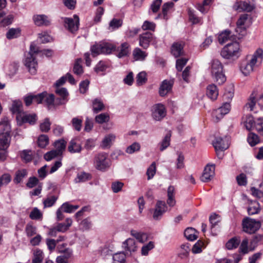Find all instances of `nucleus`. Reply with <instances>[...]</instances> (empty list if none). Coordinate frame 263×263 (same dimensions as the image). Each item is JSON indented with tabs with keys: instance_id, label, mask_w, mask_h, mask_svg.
<instances>
[{
	"instance_id": "nucleus-1",
	"label": "nucleus",
	"mask_w": 263,
	"mask_h": 263,
	"mask_svg": "<svg viewBox=\"0 0 263 263\" xmlns=\"http://www.w3.org/2000/svg\"><path fill=\"white\" fill-rule=\"evenodd\" d=\"M262 59L263 50L258 48L253 55L247 56L241 60L239 66L240 71L245 76L250 75L253 71L255 66L260 64Z\"/></svg>"
},
{
	"instance_id": "nucleus-2",
	"label": "nucleus",
	"mask_w": 263,
	"mask_h": 263,
	"mask_svg": "<svg viewBox=\"0 0 263 263\" xmlns=\"http://www.w3.org/2000/svg\"><path fill=\"white\" fill-rule=\"evenodd\" d=\"M240 52L239 44L237 42H234L228 44L222 48L221 55L226 59L235 60L240 57Z\"/></svg>"
},
{
	"instance_id": "nucleus-3",
	"label": "nucleus",
	"mask_w": 263,
	"mask_h": 263,
	"mask_svg": "<svg viewBox=\"0 0 263 263\" xmlns=\"http://www.w3.org/2000/svg\"><path fill=\"white\" fill-rule=\"evenodd\" d=\"M0 125L4 126L5 130L3 133H0V149L6 150L9 146L11 139L10 136V126L8 118H3L0 122Z\"/></svg>"
},
{
	"instance_id": "nucleus-4",
	"label": "nucleus",
	"mask_w": 263,
	"mask_h": 263,
	"mask_svg": "<svg viewBox=\"0 0 263 263\" xmlns=\"http://www.w3.org/2000/svg\"><path fill=\"white\" fill-rule=\"evenodd\" d=\"M211 71L213 78L217 83L221 84L226 81V78L223 72V66L219 60H213Z\"/></svg>"
},
{
	"instance_id": "nucleus-5",
	"label": "nucleus",
	"mask_w": 263,
	"mask_h": 263,
	"mask_svg": "<svg viewBox=\"0 0 263 263\" xmlns=\"http://www.w3.org/2000/svg\"><path fill=\"white\" fill-rule=\"evenodd\" d=\"M251 24V20L248 14H245L240 16L235 28L238 39H240L246 34L247 28L250 26Z\"/></svg>"
},
{
	"instance_id": "nucleus-6",
	"label": "nucleus",
	"mask_w": 263,
	"mask_h": 263,
	"mask_svg": "<svg viewBox=\"0 0 263 263\" xmlns=\"http://www.w3.org/2000/svg\"><path fill=\"white\" fill-rule=\"evenodd\" d=\"M110 163L108 155L105 153L98 154L95 157L94 164L95 167L98 170L105 171L110 166Z\"/></svg>"
},
{
	"instance_id": "nucleus-7",
	"label": "nucleus",
	"mask_w": 263,
	"mask_h": 263,
	"mask_svg": "<svg viewBox=\"0 0 263 263\" xmlns=\"http://www.w3.org/2000/svg\"><path fill=\"white\" fill-rule=\"evenodd\" d=\"M242 224L243 231L250 234L255 233L261 227L260 221L249 217L244 218Z\"/></svg>"
},
{
	"instance_id": "nucleus-8",
	"label": "nucleus",
	"mask_w": 263,
	"mask_h": 263,
	"mask_svg": "<svg viewBox=\"0 0 263 263\" xmlns=\"http://www.w3.org/2000/svg\"><path fill=\"white\" fill-rule=\"evenodd\" d=\"M152 117L156 121H161L165 117L166 110L164 105L156 104L153 105L151 109Z\"/></svg>"
},
{
	"instance_id": "nucleus-9",
	"label": "nucleus",
	"mask_w": 263,
	"mask_h": 263,
	"mask_svg": "<svg viewBox=\"0 0 263 263\" xmlns=\"http://www.w3.org/2000/svg\"><path fill=\"white\" fill-rule=\"evenodd\" d=\"M64 22V26L70 32L73 33L78 30L79 18L78 15H74L73 18L65 17Z\"/></svg>"
},
{
	"instance_id": "nucleus-10",
	"label": "nucleus",
	"mask_w": 263,
	"mask_h": 263,
	"mask_svg": "<svg viewBox=\"0 0 263 263\" xmlns=\"http://www.w3.org/2000/svg\"><path fill=\"white\" fill-rule=\"evenodd\" d=\"M24 64L27 67L29 72L31 74H34L36 73L37 63L35 60L34 56L31 53H28L26 55L24 60Z\"/></svg>"
},
{
	"instance_id": "nucleus-11",
	"label": "nucleus",
	"mask_w": 263,
	"mask_h": 263,
	"mask_svg": "<svg viewBox=\"0 0 263 263\" xmlns=\"http://www.w3.org/2000/svg\"><path fill=\"white\" fill-rule=\"evenodd\" d=\"M213 145L218 155V151H223L229 147V138L227 137L224 138L216 137L213 142Z\"/></svg>"
},
{
	"instance_id": "nucleus-12",
	"label": "nucleus",
	"mask_w": 263,
	"mask_h": 263,
	"mask_svg": "<svg viewBox=\"0 0 263 263\" xmlns=\"http://www.w3.org/2000/svg\"><path fill=\"white\" fill-rule=\"evenodd\" d=\"M167 206L165 202L162 201H157L153 213V218L155 220L160 219L163 214L167 211Z\"/></svg>"
},
{
	"instance_id": "nucleus-13",
	"label": "nucleus",
	"mask_w": 263,
	"mask_h": 263,
	"mask_svg": "<svg viewBox=\"0 0 263 263\" xmlns=\"http://www.w3.org/2000/svg\"><path fill=\"white\" fill-rule=\"evenodd\" d=\"M214 175L215 165L214 164H207L204 167L200 179L202 182H206L210 181Z\"/></svg>"
},
{
	"instance_id": "nucleus-14",
	"label": "nucleus",
	"mask_w": 263,
	"mask_h": 263,
	"mask_svg": "<svg viewBox=\"0 0 263 263\" xmlns=\"http://www.w3.org/2000/svg\"><path fill=\"white\" fill-rule=\"evenodd\" d=\"M44 93H40L37 95L29 94L24 97V102L26 106H29L34 102L37 104L43 103Z\"/></svg>"
},
{
	"instance_id": "nucleus-15",
	"label": "nucleus",
	"mask_w": 263,
	"mask_h": 263,
	"mask_svg": "<svg viewBox=\"0 0 263 263\" xmlns=\"http://www.w3.org/2000/svg\"><path fill=\"white\" fill-rule=\"evenodd\" d=\"M153 34L149 32H145L139 36V45L144 49L148 47L149 43L153 41Z\"/></svg>"
},
{
	"instance_id": "nucleus-16",
	"label": "nucleus",
	"mask_w": 263,
	"mask_h": 263,
	"mask_svg": "<svg viewBox=\"0 0 263 263\" xmlns=\"http://www.w3.org/2000/svg\"><path fill=\"white\" fill-rule=\"evenodd\" d=\"M16 119L21 120L23 123H29L30 124H33L36 121V116L35 114H27L23 112V114L16 116Z\"/></svg>"
},
{
	"instance_id": "nucleus-17",
	"label": "nucleus",
	"mask_w": 263,
	"mask_h": 263,
	"mask_svg": "<svg viewBox=\"0 0 263 263\" xmlns=\"http://www.w3.org/2000/svg\"><path fill=\"white\" fill-rule=\"evenodd\" d=\"M33 20L34 24L38 26H48L50 23L48 16L44 14L34 15L33 16Z\"/></svg>"
},
{
	"instance_id": "nucleus-18",
	"label": "nucleus",
	"mask_w": 263,
	"mask_h": 263,
	"mask_svg": "<svg viewBox=\"0 0 263 263\" xmlns=\"http://www.w3.org/2000/svg\"><path fill=\"white\" fill-rule=\"evenodd\" d=\"M122 248L125 251L129 252L130 253L136 252L137 250V246L135 240L130 238L123 242Z\"/></svg>"
},
{
	"instance_id": "nucleus-19",
	"label": "nucleus",
	"mask_w": 263,
	"mask_h": 263,
	"mask_svg": "<svg viewBox=\"0 0 263 263\" xmlns=\"http://www.w3.org/2000/svg\"><path fill=\"white\" fill-rule=\"evenodd\" d=\"M115 139L116 136L113 134L106 135L101 142V147L103 149L109 148L115 141Z\"/></svg>"
},
{
	"instance_id": "nucleus-20",
	"label": "nucleus",
	"mask_w": 263,
	"mask_h": 263,
	"mask_svg": "<svg viewBox=\"0 0 263 263\" xmlns=\"http://www.w3.org/2000/svg\"><path fill=\"white\" fill-rule=\"evenodd\" d=\"M173 82L171 81L164 80L159 88V94L163 97L166 95L172 89Z\"/></svg>"
},
{
	"instance_id": "nucleus-21",
	"label": "nucleus",
	"mask_w": 263,
	"mask_h": 263,
	"mask_svg": "<svg viewBox=\"0 0 263 263\" xmlns=\"http://www.w3.org/2000/svg\"><path fill=\"white\" fill-rule=\"evenodd\" d=\"M68 149L71 153H79L81 152L82 146L78 138L73 139L70 141Z\"/></svg>"
},
{
	"instance_id": "nucleus-22",
	"label": "nucleus",
	"mask_w": 263,
	"mask_h": 263,
	"mask_svg": "<svg viewBox=\"0 0 263 263\" xmlns=\"http://www.w3.org/2000/svg\"><path fill=\"white\" fill-rule=\"evenodd\" d=\"M117 52V57L119 58L125 57L129 53L130 48L129 45L127 42L122 43L121 46L117 48L116 50Z\"/></svg>"
},
{
	"instance_id": "nucleus-23",
	"label": "nucleus",
	"mask_w": 263,
	"mask_h": 263,
	"mask_svg": "<svg viewBox=\"0 0 263 263\" xmlns=\"http://www.w3.org/2000/svg\"><path fill=\"white\" fill-rule=\"evenodd\" d=\"M175 195V187L173 186H170L167 191V204L171 207H173L176 204Z\"/></svg>"
},
{
	"instance_id": "nucleus-24",
	"label": "nucleus",
	"mask_w": 263,
	"mask_h": 263,
	"mask_svg": "<svg viewBox=\"0 0 263 263\" xmlns=\"http://www.w3.org/2000/svg\"><path fill=\"white\" fill-rule=\"evenodd\" d=\"M206 95L212 100H215L218 95V90L217 86L214 84H211L208 86Z\"/></svg>"
},
{
	"instance_id": "nucleus-25",
	"label": "nucleus",
	"mask_w": 263,
	"mask_h": 263,
	"mask_svg": "<svg viewBox=\"0 0 263 263\" xmlns=\"http://www.w3.org/2000/svg\"><path fill=\"white\" fill-rule=\"evenodd\" d=\"M56 93L59 95L61 99L58 104H64L67 101V97L68 93L67 89L65 88L57 87L55 90Z\"/></svg>"
},
{
	"instance_id": "nucleus-26",
	"label": "nucleus",
	"mask_w": 263,
	"mask_h": 263,
	"mask_svg": "<svg viewBox=\"0 0 263 263\" xmlns=\"http://www.w3.org/2000/svg\"><path fill=\"white\" fill-rule=\"evenodd\" d=\"M91 178L90 174L84 172H81L77 174V177L74 179V182L76 183L84 182L90 180Z\"/></svg>"
},
{
	"instance_id": "nucleus-27",
	"label": "nucleus",
	"mask_w": 263,
	"mask_h": 263,
	"mask_svg": "<svg viewBox=\"0 0 263 263\" xmlns=\"http://www.w3.org/2000/svg\"><path fill=\"white\" fill-rule=\"evenodd\" d=\"M171 52L176 58L180 56L183 53V45L179 43H174L172 46Z\"/></svg>"
},
{
	"instance_id": "nucleus-28",
	"label": "nucleus",
	"mask_w": 263,
	"mask_h": 263,
	"mask_svg": "<svg viewBox=\"0 0 263 263\" xmlns=\"http://www.w3.org/2000/svg\"><path fill=\"white\" fill-rule=\"evenodd\" d=\"M240 239L239 237H234L231 238L226 244V247L228 250H233L237 248L240 245Z\"/></svg>"
},
{
	"instance_id": "nucleus-29",
	"label": "nucleus",
	"mask_w": 263,
	"mask_h": 263,
	"mask_svg": "<svg viewBox=\"0 0 263 263\" xmlns=\"http://www.w3.org/2000/svg\"><path fill=\"white\" fill-rule=\"evenodd\" d=\"M130 234L138 241L142 243L146 241L147 238L146 234L135 230H132L130 231Z\"/></svg>"
},
{
	"instance_id": "nucleus-30",
	"label": "nucleus",
	"mask_w": 263,
	"mask_h": 263,
	"mask_svg": "<svg viewBox=\"0 0 263 263\" xmlns=\"http://www.w3.org/2000/svg\"><path fill=\"white\" fill-rule=\"evenodd\" d=\"M256 100L254 93H252L249 98L245 106V109L247 111H253L255 109Z\"/></svg>"
},
{
	"instance_id": "nucleus-31",
	"label": "nucleus",
	"mask_w": 263,
	"mask_h": 263,
	"mask_svg": "<svg viewBox=\"0 0 263 263\" xmlns=\"http://www.w3.org/2000/svg\"><path fill=\"white\" fill-rule=\"evenodd\" d=\"M27 175V171L25 169H22L16 172L15 177L13 179L14 183L18 184L21 182L23 179Z\"/></svg>"
},
{
	"instance_id": "nucleus-32",
	"label": "nucleus",
	"mask_w": 263,
	"mask_h": 263,
	"mask_svg": "<svg viewBox=\"0 0 263 263\" xmlns=\"http://www.w3.org/2000/svg\"><path fill=\"white\" fill-rule=\"evenodd\" d=\"M72 223V219L71 218H67L65 220V223H59L56 227L58 232H65L71 226Z\"/></svg>"
},
{
	"instance_id": "nucleus-33",
	"label": "nucleus",
	"mask_w": 263,
	"mask_h": 263,
	"mask_svg": "<svg viewBox=\"0 0 263 263\" xmlns=\"http://www.w3.org/2000/svg\"><path fill=\"white\" fill-rule=\"evenodd\" d=\"M102 43L103 53L104 54H110L112 51L116 50V46L108 42Z\"/></svg>"
},
{
	"instance_id": "nucleus-34",
	"label": "nucleus",
	"mask_w": 263,
	"mask_h": 263,
	"mask_svg": "<svg viewBox=\"0 0 263 263\" xmlns=\"http://www.w3.org/2000/svg\"><path fill=\"white\" fill-rule=\"evenodd\" d=\"M66 142L63 140L61 139L58 141H56L54 143V146L55 148V151L57 153L61 155L65 150L66 147Z\"/></svg>"
},
{
	"instance_id": "nucleus-35",
	"label": "nucleus",
	"mask_w": 263,
	"mask_h": 263,
	"mask_svg": "<svg viewBox=\"0 0 263 263\" xmlns=\"http://www.w3.org/2000/svg\"><path fill=\"white\" fill-rule=\"evenodd\" d=\"M104 108V105L100 99H96L92 101V110L95 113H98Z\"/></svg>"
},
{
	"instance_id": "nucleus-36",
	"label": "nucleus",
	"mask_w": 263,
	"mask_h": 263,
	"mask_svg": "<svg viewBox=\"0 0 263 263\" xmlns=\"http://www.w3.org/2000/svg\"><path fill=\"white\" fill-rule=\"evenodd\" d=\"M44 259V254L42 250L36 249L33 252L32 263H42Z\"/></svg>"
},
{
	"instance_id": "nucleus-37",
	"label": "nucleus",
	"mask_w": 263,
	"mask_h": 263,
	"mask_svg": "<svg viewBox=\"0 0 263 263\" xmlns=\"http://www.w3.org/2000/svg\"><path fill=\"white\" fill-rule=\"evenodd\" d=\"M134 59L137 61H143L147 57V53L139 48H135L133 51Z\"/></svg>"
},
{
	"instance_id": "nucleus-38",
	"label": "nucleus",
	"mask_w": 263,
	"mask_h": 263,
	"mask_svg": "<svg viewBox=\"0 0 263 263\" xmlns=\"http://www.w3.org/2000/svg\"><path fill=\"white\" fill-rule=\"evenodd\" d=\"M260 211L259 203L254 201H251L248 208V212L249 215L257 214Z\"/></svg>"
},
{
	"instance_id": "nucleus-39",
	"label": "nucleus",
	"mask_w": 263,
	"mask_h": 263,
	"mask_svg": "<svg viewBox=\"0 0 263 263\" xmlns=\"http://www.w3.org/2000/svg\"><path fill=\"white\" fill-rule=\"evenodd\" d=\"M21 31L19 28H11L6 33V37L9 40L16 38L20 35Z\"/></svg>"
},
{
	"instance_id": "nucleus-40",
	"label": "nucleus",
	"mask_w": 263,
	"mask_h": 263,
	"mask_svg": "<svg viewBox=\"0 0 263 263\" xmlns=\"http://www.w3.org/2000/svg\"><path fill=\"white\" fill-rule=\"evenodd\" d=\"M11 111L13 114H16L17 116L23 114L22 104L21 101L19 100H15L13 101L11 107Z\"/></svg>"
},
{
	"instance_id": "nucleus-41",
	"label": "nucleus",
	"mask_w": 263,
	"mask_h": 263,
	"mask_svg": "<svg viewBox=\"0 0 263 263\" xmlns=\"http://www.w3.org/2000/svg\"><path fill=\"white\" fill-rule=\"evenodd\" d=\"M184 236L189 240L193 241L197 239V235L196 230L192 228H188L184 231Z\"/></svg>"
},
{
	"instance_id": "nucleus-42",
	"label": "nucleus",
	"mask_w": 263,
	"mask_h": 263,
	"mask_svg": "<svg viewBox=\"0 0 263 263\" xmlns=\"http://www.w3.org/2000/svg\"><path fill=\"white\" fill-rule=\"evenodd\" d=\"M112 263H125L126 255L123 252L115 253L112 256Z\"/></svg>"
},
{
	"instance_id": "nucleus-43",
	"label": "nucleus",
	"mask_w": 263,
	"mask_h": 263,
	"mask_svg": "<svg viewBox=\"0 0 263 263\" xmlns=\"http://www.w3.org/2000/svg\"><path fill=\"white\" fill-rule=\"evenodd\" d=\"M231 32L228 30H226L222 32L219 34L218 41L220 44H223L226 42L230 40L232 36L231 35Z\"/></svg>"
},
{
	"instance_id": "nucleus-44",
	"label": "nucleus",
	"mask_w": 263,
	"mask_h": 263,
	"mask_svg": "<svg viewBox=\"0 0 263 263\" xmlns=\"http://www.w3.org/2000/svg\"><path fill=\"white\" fill-rule=\"evenodd\" d=\"M243 124L247 130H251L255 125L253 117L251 116H246L243 119Z\"/></svg>"
},
{
	"instance_id": "nucleus-45",
	"label": "nucleus",
	"mask_w": 263,
	"mask_h": 263,
	"mask_svg": "<svg viewBox=\"0 0 263 263\" xmlns=\"http://www.w3.org/2000/svg\"><path fill=\"white\" fill-rule=\"evenodd\" d=\"M109 120L110 117L107 113H101L95 117V121L99 124L108 122Z\"/></svg>"
},
{
	"instance_id": "nucleus-46",
	"label": "nucleus",
	"mask_w": 263,
	"mask_h": 263,
	"mask_svg": "<svg viewBox=\"0 0 263 263\" xmlns=\"http://www.w3.org/2000/svg\"><path fill=\"white\" fill-rule=\"evenodd\" d=\"M170 140H171V135L170 134H167L164 138L163 139L162 141H161L159 145L160 146V151L162 152L165 150L167 147L170 145Z\"/></svg>"
},
{
	"instance_id": "nucleus-47",
	"label": "nucleus",
	"mask_w": 263,
	"mask_h": 263,
	"mask_svg": "<svg viewBox=\"0 0 263 263\" xmlns=\"http://www.w3.org/2000/svg\"><path fill=\"white\" fill-rule=\"evenodd\" d=\"M249 144L253 146L257 144L259 142V138L258 136L253 133H250L248 136L247 138Z\"/></svg>"
},
{
	"instance_id": "nucleus-48",
	"label": "nucleus",
	"mask_w": 263,
	"mask_h": 263,
	"mask_svg": "<svg viewBox=\"0 0 263 263\" xmlns=\"http://www.w3.org/2000/svg\"><path fill=\"white\" fill-rule=\"evenodd\" d=\"M141 145L138 142H134L132 144L127 147L125 152L129 154H132L135 152H138L140 150Z\"/></svg>"
},
{
	"instance_id": "nucleus-49",
	"label": "nucleus",
	"mask_w": 263,
	"mask_h": 263,
	"mask_svg": "<svg viewBox=\"0 0 263 263\" xmlns=\"http://www.w3.org/2000/svg\"><path fill=\"white\" fill-rule=\"evenodd\" d=\"M58 199V197L51 195L48 196L43 201L44 207L49 208L52 206Z\"/></svg>"
},
{
	"instance_id": "nucleus-50",
	"label": "nucleus",
	"mask_w": 263,
	"mask_h": 263,
	"mask_svg": "<svg viewBox=\"0 0 263 263\" xmlns=\"http://www.w3.org/2000/svg\"><path fill=\"white\" fill-rule=\"evenodd\" d=\"M147 81L146 73L144 71L139 72L136 77V83L137 85L141 86Z\"/></svg>"
},
{
	"instance_id": "nucleus-51",
	"label": "nucleus",
	"mask_w": 263,
	"mask_h": 263,
	"mask_svg": "<svg viewBox=\"0 0 263 263\" xmlns=\"http://www.w3.org/2000/svg\"><path fill=\"white\" fill-rule=\"evenodd\" d=\"M49 143V138L47 135H41L38 138V146L41 148L45 147Z\"/></svg>"
},
{
	"instance_id": "nucleus-52",
	"label": "nucleus",
	"mask_w": 263,
	"mask_h": 263,
	"mask_svg": "<svg viewBox=\"0 0 263 263\" xmlns=\"http://www.w3.org/2000/svg\"><path fill=\"white\" fill-rule=\"evenodd\" d=\"M79 208L78 205H73L69 204L68 203H63L61 209L65 213H70Z\"/></svg>"
},
{
	"instance_id": "nucleus-53",
	"label": "nucleus",
	"mask_w": 263,
	"mask_h": 263,
	"mask_svg": "<svg viewBox=\"0 0 263 263\" xmlns=\"http://www.w3.org/2000/svg\"><path fill=\"white\" fill-rule=\"evenodd\" d=\"M29 217L33 220L41 219L43 214L37 208H34L30 213Z\"/></svg>"
},
{
	"instance_id": "nucleus-54",
	"label": "nucleus",
	"mask_w": 263,
	"mask_h": 263,
	"mask_svg": "<svg viewBox=\"0 0 263 263\" xmlns=\"http://www.w3.org/2000/svg\"><path fill=\"white\" fill-rule=\"evenodd\" d=\"M155 247L154 243L153 241H149L148 243L144 245L141 249V254L144 256L148 255L150 250Z\"/></svg>"
},
{
	"instance_id": "nucleus-55",
	"label": "nucleus",
	"mask_w": 263,
	"mask_h": 263,
	"mask_svg": "<svg viewBox=\"0 0 263 263\" xmlns=\"http://www.w3.org/2000/svg\"><path fill=\"white\" fill-rule=\"evenodd\" d=\"M44 93V97H43V102H45L48 106L51 105L53 104L54 102V95L52 94H48L46 92H42Z\"/></svg>"
},
{
	"instance_id": "nucleus-56",
	"label": "nucleus",
	"mask_w": 263,
	"mask_h": 263,
	"mask_svg": "<svg viewBox=\"0 0 263 263\" xmlns=\"http://www.w3.org/2000/svg\"><path fill=\"white\" fill-rule=\"evenodd\" d=\"M91 51L93 57L103 53L102 43L96 44L91 47Z\"/></svg>"
},
{
	"instance_id": "nucleus-57",
	"label": "nucleus",
	"mask_w": 263,
	"mask_h": 263,
	"mask_svg": "<svg viewBox=\"0 0 263 263\" xmlns=\"http://www.w3.org/2000/svg\"><path fill=\"white\" fill-rule=\"evenodd\" d=\"M81 62L82 60L81 59H77L74 65L73 72L77 75H80L83 72L82 66L81 65Z\"/></svg>"
},
{
	"instance_id": "nucleus-58",
	"label": "nucleus",
	"mask_w": 263,
	"mask_h": 263,
	"mask_svg": "<svg viewBox=\"0 0 263 263\" xmlns=\"http://www.w3.org/2000/svg\"><path fill=\"white\" fill-rule=\"evenodd\" d=\"M156 163L153 162L149 167L147 168L146 175L148 180L152 179L156 174Z\"/></svg>"
},
{
	"instance_id": "nucleus-59",
	"label": "nucleus",
	"mask_w": 263,
	"mask_h": 263,
	"mask_svg": "<svg viewBox=\"0 0 263 263\" xmlns=\"http://www.w3.org/2000/svg\"><path fill=\"white\" fill-rule=\"evenodd\" d=\"M21 157L25 162H29L32 159V152L31 151L24 150L21 153Z\"/></svg>"
},
{
	"instance_id": "nucleus-60",
	"label": "nucleus",
	"mask_w": 263,
	"mask_h": 263,
	"mask_svg": "<svg viewBox=\"0 0 263 263\" xmlns=\"http://www.w3.org/2000/svg\"><path fill=\"white\" fill-rule=\"evenodd\" d=\"M11 180V177L9 174H4L0 177V186L7 185Z\"/></svg>"
},
{
	"instance_id": "nucleus-61",
	"label": "nucleus",
	"mask_w": 263,
	"mask_h": 263,
	"mask_svg": "<svg viewBox=\"0 0 263 263\" xmlns=\"http://www.w3.org/2000/svg\"><path fill=\"white\" fill-rule=\"evenodd\" d=\"M72 127L77 131H80L82 127V120L78 118H73L71 120Z\"/></svg>"
},
{
	"instance_id": "nucleus-62",
	"label": "nucleus",
	"mask_w": 263,
	"mask_h": 263,
	"mask_svg": "<svg viewBox=\"0 0 263 263\" xmlns=\"http://www.w3.org/2000/svg\"><path fill=\"white\" fill-rule=\"evenodd\" d=\"M25 232L28 237H31L36 234V229L32 225L28 224L26 226Z\"/></svg>"
},
{
	"instance_id": "nucleus-63",
	"label": "nucleus",
	"mask_w": 263,
	"mask_h": 263,
	"mask_svg": "<svg viewBox=\"0 0 263 263\" xmlns=\"http://www.w3.org/2000/svg\"><path fill=\"white\" fill-rule=\"evenodd\" d=\"M224 116L221 111L218 109L214 110L212 112L213 120L215 122H219Z\"/></svg>"
},
{
	"instance_id": "nucleus-64",
	"label": "nucleus",
	"mask_w": 263,
	"mask_h": 263,
	"mask_svg": "<svg viewBox=\"0 0 263 263\" xmlns=\"http://www.w3.org/2000/svg\"><path fill=\"white\" fill-rule=\"evenodd\" d=\"M51 123L48 118L45 119L40 124V129L42 132H47L50 128Z\"/></svg>"
}]
</instances>
